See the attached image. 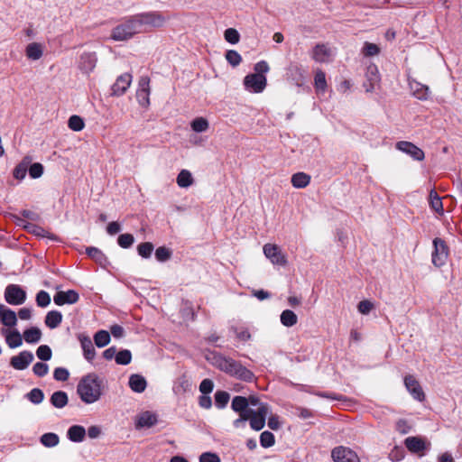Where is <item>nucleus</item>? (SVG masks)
I'll return each instance as SVG.
<instances>
[{
    "label": "nucleus",
    "instance_id": "f3484780",
    "mask_svg": "<svg viewBox=\"0 0 462 462\" xmlns=\"http://www.w3.org/2000/svg\"><path fill=\"white\" fill-rule=\"evenodd\" d=\"M150 79L148 77H142L139 80V88L136 92V97L142 106L150 105Z\"/></svg>",
    "mask_w": 462,
    "mask_h": 462
},
{
    "label": "nucleus",
    "instance_id": "79ce46f5",
    "mask_svg": "<svg viewBox=\"0 0 462 462\" xmlns=\"http://www.w3.org/2000/svg\"><path fill=\"white\" fill-rule=\"evenodd\" d=\"M191 129L196 133L206 132L208 129V122L204 117H197L190 124Z\"/></svg>",
    "mask_w": 462,
    "mask_h": 462
},
{
    "label": "nucleus",
    "instance_id": "5701e85b",
    "mask_svg": "<svg viewBox=\"0 0 462 462\" xmlns=\"http://www.w3.org/2000/svg\"><path fill=\"white\" fill-rule=\"evenodd\" d=\"M404 444L409 451L412 453H419L427 448V444L420 437H408L404 440Z\"/></svg>",
    "mask_w": 462,
    "mask_h": 462
},
{
    "label": "nucleus",
    "instance_id": "ddd939ff",
    "mask_svg": "<svg viewBox=\"0 0 462 462\" xmlns=\"http://www.w3.org/2000/svg\"><path fill=\"white\" fill-rule=\"evenodd\" d=\"M404 385L411 395L417 401L422 402L425 399V393L413 375H406L404 377Z\"/></svg>",
    "mask_w": 462,
    "mask_h": 462
},
{
    "label": "nucleus",
    "instance_id": "393cba45",
    "mask_svg": "<svg viewBox=\"0 0 462 462\" xmlns=\"http://www.w3.org/2000/svg\"><path fill=\"white\" fill-rule=\"evenodd\" d=\"M128 385L133 392L141 393L146 389L147 382L143 375L134 374L129 377Z\"/></svg>",
    "mask_w": 462,
    "mask_h": 462
},
{
    "label": "nucleus",
    "instance_id": "4be33fe9",
    "mask_svg": "<svg viewBox=\"0 0 462 462\" xmlns=\"http://www.w3.org/2000/svg\"><path fill=\"white\" fill-rule=\"evenodd\" d=\"M0 320L4 326L14 327L17 323L16 313L4 304H0Z\"/></svg>",
    "mask_w": 462,
    "mask_h": 462
},
{
    "label": "nucleus",
    "instance_id": "6e6552de",
    "mask_svg": "<svg viewBox=\"0 0 462 462\" xmlns=\"http://www.w3.org/2000/svg\"><path fill=\"white\" fill-rule=\"evenodd\" d=\"M434 251L432 252V263L436 267H441L446 263L448 255V248L441 238L433 240Z\"/></svg>",
    "mask_w": 462,
    "mask_h": 462
},
{
    "label": "nucleus",
    "instance_id": "4d7b16f0",
    "mask_svg": "<svg viewBox=\"0 0 462 462\" xmlns=\"http://www.w3.org/2000/svg\"><path fill=\"white\" fill-rule=\"evenodd\" d=\"M171 256V252L165 246H160L155 251V257L159 262H166Z\"/></svg>",
    "mask_w": 462,
    "mask_h": 462
},
{
    "label": "nucleus",
    "instance_id": "cd10ccee",
    "mask_svg": "<svg viewBox=\"0 0 462 462\" xmlns=\"http://www.w3.org/2000/svg\"><path fill=\"white\" fill-rule=\"evenodd\" d=\"M249 400L244 396H236L232 400L231 408L234 411L238 412L239 414H248L250 410L248 408Z\"/></svg>",
    "mask_w": 462,
    "mask_h": 462
},
{
    "label": "nucleus",
    "instance_id": "0e129e2a",
    "mask_svg": "<svg viewBox=\"0 0 462 462\" xmlns=\"http://www.w3.org/2000/svg\"><path fill=\"white\" fill-rule=\"evenodd\" d=\"M199 462H221V460L216 453L204 452L199 456Z\"/></svg>",
    "mask_w": 462,
    "mask_h": 462
},
{
    "label": "nucleus",
    "instance_id": "13d9d810",
    "mask_svg": "<svg viewBox=\"0 0 462 462\" xmlns=\"http://www.w3.org/2000/svg\"><path fill=\"white\" fill-rule=\"evenodd\" d=\"M362 51H363V54L365 56L372 57V56L377 55L379 53V51H380V49L374 43L365 42L364 47H363Z\"/></svg>",
    "mask_w": 462,
    "mask_h": 462
},
{
    "label": "nucleus",
    "instance_id": "c85d7f7f",
    "mask_svg": "<svg viewBox=\"0 0 462 462\" xmlns=\"http://www.w3.org/2000/svg\"><path fill=\"white\" fill-rule=\"evenodd\" d=\"M26 57L32 60H38L42 57L43 47L41 43L32 42L26 46L25 49Z\"/></svg>",
    "mask_w": 462,
    "mask_h": 462
},
{
    "label": "nucleus",
    "instance_id": "c9c22d12",
    "mask_svg": "<svg viewBox=\"0 0 462 462\" xmlns=\"http://www.w3.org/2000/svg\"><path fill=\"white\" fill-rule=\"evenodd\" d=\"M193 181V177L188 170H181L177 176V184L180 188H189Z\"/></svg>",
    "mask_w": 462,
    "mask_h": 462
},
{
    "label": "nucleus",
    "instance_id": "052dcab7",
    "mask_svg": "<svg viewBox=\"0 0 462 462\" xmlns=\"http://www.w3.org/2000/svg\"><path fill=\"white\" fill-rule=\"evenodd\" d=\"M28 168L29 174L32 179L40 178L43 173V166L39 162L30 164Z\"/></svg>",
    "mask_w": 462,
    "mask_h": 462
},
{
    "label": "nucleus",
    "instance_id": "72a5a7b5",
    "mask_svg": "<svg viewBox=\"0 0 462 462\" xmlns=\"http://www.w3.org/2000/svg\"><path fill=\"white\" fill-rule=\"evenodd\" d=\"M42 331L36 327H32L23 332V338L29 344H34L41 340Z\"/></svg>",
    "mask_w": 462,
    "mask_h": 462
},
{
    "label": "nucleus",
    "instance_id": "864d4df0",
    "mask_svg": "<svg viewBox=\"0 0 462 462\" xmlns=\"http://www.w3.org/2000/svg\"><path fill=\"white\" fill-rule=\"evenodd\" d=\"M224 37L225 40L231 44H236L240 40L239 32L234 28L226 29L224 32Z\"/></svg>",
    "mask_w": 462,
    "mask_h": 462
},
{
    "label": "nucleus",
    "instance_id": "c03bdc74",
    "mask_svg": "<svg viewBox=\"0 0 462 462\" xmlns=\"http://www.w3.org/2000/svg\"><path fill=\"white\" fill-rule=\"evenodd\" d=\"M132 361V354L130 350L124 349L116 353V362L118 365H126Z\"/></svg>",
    "mask_w": 462,
    "mask_h": 462
},
{
    "label": "nucleus",
    "instance_id": "774afa93",
    "mask_svg": "<svg viewBox=\"0 0 462 462\" xmlns=\"http://www.w3.org/2000/svg\"><path fill=\"white\" fill-rule=\"evenodd\" d=\"M254 73H259L260 75H264L270 69L268 63L265 60H261L254 64Z\"/></svg>",
    "mask_w": 462,
    "mask_h": 462
},
{
    "label": "nucleus",
    "instance_id": "e2e57ef3",
    "mask_svg": "<svg viewBox=\"0 0 462 462\" xmlns=\"http://www.w3.org/2000/svg\"><path fill=\"white\" fill-rule=\"evenodd\" d=\"M214 388V383L210 379H204L199 384V391L202 394H209Z\"/></svg>",
    "mask_w": 462,
    "mask_h": 462
},
{
    "label": "nucleus",
    "instance_id": "a18cd8bd",
    "mask_svg": "<svg viewBox=\"0 0 462 462\" xmlns=\"http://www.w3.org/2000/svg\"><path fill=\"white\" fill-rule=\"evenodd\" d=\"M35 300H36V304H37L38 307H40V308H46L51 303V296H50V294L47 291H40L36 294Z\"/></svg>",
    "mask_w": 462,
    "mask_h": 462
},
{
    "label": "nucleus",
    "instance_id": "58836bf2",
    "mask_svg": "<svg viewBox=\"0 0 462 462\" xmlns=\"http://www.w3.org/2000/svg\"><path fill=\"white\" fill-rule=\"evenodd\" d=\"M230 399V394L226 391H217L215 393V405L217 409H224Z\"/></svg>",
    "mask_w": 462,
    "mask_h": 462
},
{
    "label": "nucleus",
    "instance_id": "aec40b11",
    "mask_svg": "<svg viewBox=\"0 0 462 462\" xmlns=\"http://www.w3.org/2000/svg\"><path fill=\"white\" fill-rule=\"evenodd\" d=\"M86 254L102 268L106 269L110 265V262L106 255L97 247H87Z\"/></svg>",
    "mask_w": 462,
    "mask_h": 462
},
{
    "label": "nucleus",
    "instance_id": "603ef678",
    "mask_svg": "<svg viewBox=\"0 0 462 462\" xmlns=\"http://www.w3.org/2000/svg\"><path fill=\"white\" fill-rule=\"evenodd\" d=\"M190 383L184 376L178 379L173 386V390L176 393H182L189 390Z\"/></svg>",
    "mask_w": 462,
    "mask_h": 462
},
{
    "label": "nucleus",
    "instance_id": "a19ab883",
    "mask_svg": "<svg viewBox=\"0 0 462 462\" xmlns=\"http://www.w3.org/2000/svg\"><path fill=\"white\" fill-rule=\"evenodd\" d=\"M430 208L437 213H443V204L441 199L435 190H431L430 193Z\"/></svg>",
    "mask_w": 462,
    "mask_h": 462
},
{
    "label": "nucleus",
    "instance_id": "2f4dec72",
    "mask_svg": "<svg viewBox=\"0 0 462 462\" xmlns=\"http://www.w3.org/2000/svg\"><path fill=\"white\" fill-rule=\"evenodd\" d=\"M291 184L296 189H303L310 182V176L305 172H297L291 176Z\"/></svg>",
    "mask_w": 462,
    "mask_h": 462
},
{
    "label": "nucleus",
    "instance_id": "a878e982",
    "mask_svg": "<svg viewBox=\"0 0 462 462\" xmlns=\"http://www.w3.org/2000/svg\"><path fill=\"white\" fill-rule=\"evenodd\" d=\"M3 335L5 337V342L10 348H16L23 344V337L20 332L16 329L14 330H2Z\"/></svg>",
    "mask_w": 462,
    "mask_h": 462
},
{
    "label": "nucleus",
    "instance_id": "9b49d317",
    "mask_svg": "<svg viewBox=\"0 0 462 462\" xmlns=\"http://www.w3.org/2000/svg\"><path fill=\"white\" fill-rule=\"evenodd\" d=\"M158 418L156 413L145 411L136 415L134 420V426L136 430L149 429L157 424Z\"/></svg>",
    "mask_w": 462,
    "mask_h": 462
},
{
    "label": "nucleus",
    "instance_id": "f03ea898",
    "mask_svg": "<svg viewBox=\"0 0 462 462\" xmlns=\"http://www.w3.org/2000/svg\"><path fill=\"white\" fill-rule=\"evenodd\" d=\"M103 381L95 374L84 376L77 386V393L86 404L97 402L102 395Z\"/></svg>",
    "mask_w": 462,
    "mask_h": 462
},
{
    "label": "nucleus",
    "instance_id": "69168bd1",
    "mask_svg": "<svg viewBox=\"0 0 462 462\" xmlns=\"http://www.w3.org/2000/svg\"><path fill=\"white\" fill-rule=\"evenodd\" d=\"M373 308H374L373 303L366 300H361L357 305L358 311L365 315L368 314L372 310Z\"/></svg>",
    "mask_w": 462,
    "mask_h": 462
},
{
    "label": "nucleus",
    "instance_id": "49530a36",
    "mask_svg": "<svg viewBox=\"0 0 462 462\" xmlns=\"http://www.w3.org/2000/svg\"><path fill=\"white\" fill-rule=\"evenodd\" d=\"M153 245L150 242L141 243L137 246V252L140 256L149 258L153 251Z\"/></svg>",
    "mask_w": 462,
    "mask_h": 462
},
{
    "label": "nucleus",
    "instance_id": "7c9ffc66",
    "mask_svg": "<svg viewBox=\"0 0 462 462\" xmlns=\"http://www.w3.org/2000/svg\"><path fill=\"white\" fill-rule=\"evenodd\" d=\"M62 321V314L58 310H51L45 316V325L53 329L60 325Z\"/></svg>",
    "mask_w": 462,
    "mask_h": 462
},
{
    "label": "nucleus",
    "instance_id": "37998d69",
    "mask_svg": "<svg viewBox=\"0 0 462 462\" xmlns=\"http://www.w3.org/2000/svg\"><path fill=\"white\" fill-rule=\"evenodd\" d=\"M274 443H275V438L272 432L266 430V431H263L261 433L260 444L263 448H271L274 445Z\"/></svg>",
    "mask_w": 462,
    "mask_h": 462
},
{
    "label": "nucleus",
    "instance_id": "9d476101",
    "mask_svg": "<svg viewBox=\"0 0 462 462\" xmlns=\"http://www.w3.org/2000/svg\"><path fill=\"white\" fill-rule=\"evenodd\" d=\"M397 150L408 154L413 160L422 161L425 157L424 152L411 142L400 141L395 144Z\"/></svg>",
    "mask_w": 462,
    "mask_h": 462
},
{
    "label": "nucleus",
    "instance_id": "7ed1b4c3",
    "mask_svg": "<svg viewBox=\"0 0 462 462\" xmlns=\"http://www.w3.org/2000/svg\"><path fill=\"white\" fill-rule=\"evenodd\" d=\"M137 33H140V30L134 15H132L113 28L110 37L116 42H124L130 40Z\"/></svg>",
    "mask_w": 462,
    "mask_h": 462
},
{
    "label": "nucleus",
    "instance_id": "de8ad7c7",
    "mask_svg": "<svg viewBox=\"0 0 462 462\" xmlns=\"http://www.w3.org/2000/svg\"><path fill=\"white\" fill-rule=\"evenodd\" d=\"M226 60L231 66L236 67L241 63L242 57L236 51L229 50L226 52Z\"/></svg>",
    "mask_w": 462,
    "mask_h": 462
},
{
    "label": "nucleus",
    "instance_id": "39448f33",
    "mask_svg": "<svg viewBox=\"0 0 462 462\" xmlns=\"http://www.w3.org/2000/svg\"><path fill=\"white\" fill-rule=\"evenodd\" d=\"M268 412L269 407L266 403H262L256 411L250 410L248 420L252 430L259 431L264 427Z\"/></svg>",
    "mask_w": 462,
    "mask_h": 462
},
{
    "label": "nucleus",
    "instance_id": "f257e3e1",
    "mask_svg": "<svg viewBox=\"0 0 462 462\" xmlns=\"http://www.w3.org/2000/svg\"><path fill=\"white\" fill-rule=\"evenodd\" d=\"M207 358L214 366L230 376L245 382H252L254 378L253 372L233 358L216 352L211 353Z\"/></svg>",
    "mask_w": 462,
    "mask_h": 462
},
{
    "label": "nucleus",
    "instance_id": "ea45409f",
    "mask_svg": "<svg viewBox=\"0 0 462 462\" xmlns=\"http://www.w3.org/2000/svg\"><path fill=\"white\" fill-rule=\"evenodd\" d=\"M94 341L97 347H104L110 342V333L106 330H99L95 334Z\"/></svg>",
    "mask_w": 462,
    "mask_h": 462
},
{
    "label": "nucleus",
    "instance_id": "6ab92c4d",
    "mask_svg": "<svg viewBox=\"0 0 462 462\" xmlns=\"http://www.w3.org/2000/svg\"><path fill=\"white\" fill-rule=\"evenodd\" d=\"M332 57V51L326 44H317L312 51V59L320 63L328 62Z\"/></svg>",
    "mask_w": 462,
    "mask_h": 462
},
{
    "label": "nucleus",
    "instance_id": "473e14b6",
    "mask_svg": "<svg viewBox=\"0 0 462 462\" xmlns=\"http://www.w3.org/2000/svg\"><path fill=\"white\" fill-rule=\"evenodd\" d=\"M68 395L63 391L54 392L51 397V404L58 409L65 407L68 403Z\"/></svg>",
    "mask_w": 462,
    "mask_h": 462
},
{
    "label": "nucleus",
    "instance_id": "5fc2aeb1",
    "mask_svg": "<svg viewBox=\"0 0 462 462\" xmlns=\"http://www.w3.org/2000/svg\"><path fill=\"white\" fill-rule=\"evenodd\" d=\"M134 237L131 234H122L117 238V243L122 248H129L133 245Z\"/></svg>",
    "mask_w": 462,
    "mask_h": 462
},
{
    "label": "nucleus",
    "instance_id": "4468645a",
    "mask_svg": "<svg viewBox=\"0 0 462 462\" xmlns=\"http://www.w3.org/2000/svg\"><path fill=\"white\" fill-rule=\"evenodd\" d=\"M132 79L133 77L130 73H124L118 76L111 88L112 95L116 97L123 96L130 87Z\"/></svg>",
    "mask_w": 462,
    "mask_h": 462
},
{
    "label": "nucleus",
    "instance_id": "dca6fc26",
    "mask_svg": "<svg viewBox=\"0 0 462 462\" xmlns=\"http://www.w3.org/2000/svg\"><path fill=\"white\" fill-rule=\"evenodd\" d=\"M97 61L96 52H83L79 60V69L85 74H89L96 68Z\"/></svg>",
    "mask_w": 462,
    "mask_h": 462
},
{
    "label": "nucleus",
    "instance_id": "09e8293b",
    "mask_svg": "<svg viewBox=\"0 0 462 462\" xmlns=\"http://www.w3.org/2000/svg\"><path fill=\"white\" fill-rule=\"evenodd\" d=\"M29 401L34 404H39L43 401V392L39 388H33L27 393Z\"/></svg>",
    "mask_w": 462,
    "mask_h": 462
},
{
    "label": "nucleus",
    "instance_id": "338daca9",
    "mask_svg": "<svg viewBox=\"0 0 462 462\" xmlns=\"http://www.w3.org/2000/svg\"><path fill=\"white\" fill-rule=\"evenodd\" d=\"M404 457V451L402 448L395 447L389 454V458L392 461L397 462Z\"/></svg>",
    "mask_w": 462,
    "mask_h": 462
},
{
    "label": "nucleus",
    "instance_id": "c756f323",
    "mask_svg": "<svg viewBox=\"0 0 462 462\" xmlns=\"http://www.w3.org/2000/svg\"><path fill=\"white\" fill-rule=\"evenodd\" d=\"M32 162L30 156H25L22 162L16 165L14 170L13 175L16 180H22L25 178L28 167Z\"/></svg>",
    "mask_w": 462,
    "mask_h": 462
},
{
    "label": "nucleus",
    "instance_id": "bb28decb",
    "mask_svg": "<svg viewBox=\"0 0 462 462\" xmlns=\"http://www.w3.org/2000/svg\"><path fill=\"white\" fill-rule=\"evenodd\" d=\"M86 430L81 425H72L67 430V438L72 442H82L86 437Z\"/></svg>",
    "mask_w": 462,
    "mask_h": 462
},
{
    "label": "nucleus",
    "instance_id": "6e6d98bb",
    "mask_svg": "<svg viewBox=\"0 0 462 462\" xmlns=\"http://www.w3.org/2000/svg\"><path fill=\"white\" fill-rule=\"evenodd\" d=\"M315 88L317 90L324 91L327 87L326 75L323 71L318 70L315 75Z\"/></svg>",
    "mask_w": 462,
    "mask_h": 462
},
{
    "label": "nucleus",
    "instance_id": "680f3d73",
    "mask_svg": "<svg viewBox=\"0 0 462 462\" xmlns=\"http://www.w3.org/2000/svg\"><path fill=\"white\" fill-rule=\"evenodd\" d=\"M69 373L66 368L58 367L54 370L53 377L57 381L65 382L69 379Z\"/></svg>",
    "mask_w": 462,
    "mask_h": 462
},
{
    "label": "nucleus",
    "instance_id": "f704fd0d",
    "mask_svg": "<svg viewBox=\"0 0 462 462\" xmlns=\"http://www.w3.org/2000/svg\"><path fill=\"white\" fill-rule=\"evenodd\" d=\"M367 80L369 81V87L366 88V91H372L374 85L379 82V72L377 67L371 65L367 68L366 71Z\"/></svg>",
    "mask_w": 462,
    "mask_h": 462
},
{
    "label": "nucleus",
    "instance_id": "e433bc0d",
    "mask_svg": "<svg viewBox=\"0 0 462 462\" xmlns=\"http://www.w3.org/2000/svg\"><path fill=\"white\" fill-rule=\"evenodd\" d=\"M40 442L46 448H54L60 442V438L56 433L48 432L42 435Z\"/></svg>",
    "mask_w": 462,
    "mask_h": 462
},
{
    "label": "nucleus",
    "instance_id": "423d86ee",
    "mask_svg": "<svg viewBox=\"0 0 462 462\" xmlns=\"http://www.w3.org/2000/svg\"><path fill=\"white\" fill-rule=\"evenodd\" d=\"M266 77L259 73L248 74L244 79L245 88L249 92L262 93L266 88Z\"/></svg>",
    "mask_w": 462,
    "mask_h": 462
},
{
    "label": "nucleus",
    "instance_id": "4c0bfd02",
    "mask_svg": "<svg viewBox=\"0 0 462 462\" xmlns=\"http://www.w3.org/2000/svg\"><path fill=\"white\" fill-rule=\"evenodd\" d=\"M298 321L297 315L291 310H285L281 314V323L285 327H292Z\"/></svg>",
    "mask_w": 462,
    "mask_h": 462
},
{
    "label": "nucleus",
    "instance_id": "1a4fd4ad",
    "mask_svg": "<svg viewBox=\"0 0 462 462\" xmlns=\"http://www.w3.org/2000/svg\"><path fill=\"white\" fill-rule=\"evenodd\" d=\"M263 250L266 258H268L273 264L281 266L286 265V256L277 245L266 244L263 245Z\"/></svg>",
    "mask_w": 462,
    "mask_h": 462
},
{
    "label": "nucleus",
    "instance_id": "8fccbe9b",
    "mask_svg": "<svg viewBox=\"0 0 462 462\" xmlns=\"http://www.w3.org/2000/svg\"><path fill=\"white\" fill-rule=\"evenodd\" d=\"M69 127L73 131H81L84 126V121L83 119L79 116H71L68 122Z\"/></svg>",
    "mask_w": 462,
    "mask_h": 462
},
{
    "label": "nucleus",
    "instance_id": "bf43d9fd",
    "mask_svg": "<svg viewBox=\"0 0 462 462\" xmlns=\"http://www.w3.org/2000/svg\"><path fill=\"white\" fill-rule=\"evenodd\" d=\"M32 372L39 377H43L49 373V366L45 363L38 362L32 366Z\"/></svg>",
    "mask_w": 462,
    "mask_h": 462
},
{
    "label": "nucleus",
    "instance_id": "2eb2a0df",
    "mask_svg": "<svg viewBox=\"0 0 462 462\" xmlns=\"http://www.w3.org/2000/svg\"><path fill=\"white\" fill-rule=\"evenodd\" d=\"M32 352L24 350L14 356L10 360V365L16 370H24L33 361Z\"/></svg>",
    "mask_w": 462,
    "mask_h": 462
},
{
    "label": "nucleus",
    "instance_id": "a211bd4d",
    "mask_svg": "<svg viewBox=\"0 0 462 462\" xmlns=\"http://www.w3.org/2000/svg\"><path fill=\"white\" fill-rule=\"evenodd\" d=\"M79 300V295L74 290H68L66 291H58L53 297V301L58 306H62L65 304H74V303L78 302Z\"/></svg>",
    "mask_w": 462,
    "mask_h": 462
},
{
    "label": "nucleus",
    "instance_id": "20e7f679",
    "mask_svg": "<svg viewBox=\"0 0 462 462\" xmlns=\"http://www.w3.org/2000/svg\"><path fill=\"white\" fill-rule=\"evenodd\" d=\"M140 32L150 28H158L164 25L166 19L158 12H146L134 14Z\"/></svg>",
    "mask_w": 462,
    "mask_h": 462
},
{
    "label": "nucleus",
    "instance_id": "b1692460",
    "mask_svg": "<svg viewBox=\"0 0 462 462\" xmlns=\"http://www.w3.org/2000/svg\"><path fill=\"white\" fill-rule=\"evenodd\" d=\"M84 356L88 361H92L96 356V350L89 337L80 335L79 337Z\"/></svg>",
    "mask_w": 462,
    "mask_h": 462
},
{
    "label": "nucleus",
    "instance_id": "412c9836",
    "mask_svg": "<svg viewBox=\"0 0 462 462\" xmlns=\"http://www.w3.org/2000/svg\"><path fill=\"white\" fill-rule=\"evenodd\" d=\"M409 86L412 95L418 99L427 100L429 98L430 91L428 86L416 80H410Z\"/></svg>",
    "mask_w": 462,
    "mask_h": 462
},
{
    "label": "nucleus",
    "instance_id": "f8f14e48",
    "mask_svg": "<svg viewBox=\"0 0 462 462\" xmlns=\"http://www.w3.org/2000/svg\"><path fill=\"white\" fill-rule=\"evenodd\" d=\"M331 457L334 462H359L356 452L345 447H337L332 450Z\"/></svg>",
    "mask_w": 462,
    "mask_h": 462
},
{
    "label": "nucleus",
    "instance_id": "3c124183",
    "mask_svg": "<svg viewBox=\"0 0 462 462\" xmlns=\"http://www.w3.org/2000/svg\"><path fill=\"white\" fill-rule=\"evenodd\" d=\"M36 356L39 359L42 361H48L51 358L52 352L49 346L42 345L37 348Z\"/></svg>",
    "mask_w": 462,
    "mask_h": 462
},
{
    "label": "nucleus",
    "instance_id": "0eeeda50",
    "mask_svg": "<svg viewBox=\"0 0 462 462\" xmlns=\"http://www.w3.org/2000/svg\"><path fill=\"white\" fill-rule=\"evenodd\" d=\"M5 300L11 305H21L26 300V291L17 284H9L5 291Z\"/></svg>",
    "mask_w": 462,
    "mask_h": 462
}]
</instances>
